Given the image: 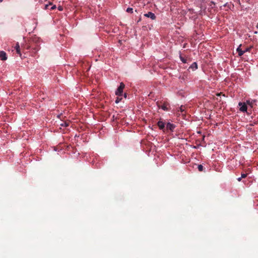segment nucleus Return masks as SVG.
<instances>
[{
    "label": "nucleus",
    "instance_id": "obj_1",
    "mask_svg": "<svg viewBox=\"0 0 258 258\" xmlns=\"http://www.w3.org/2000/svg\"><path fill=\"white\" fill-rule=\"evenodd\" d=\"M32 48L34 53L37 52L40 49L39 45L37 44H34V42H31L29 44L26 45V48L29 49Z\"/></svg>",
    "mask_w": 258,
    "mask_h": 258
},
{
    "label": "nucleus",
    "instance_id": "obj_2",
    "mask_svg": "<svg viewBox=\"0 0 258 258\" xmlns=\"http://www.w3.org/2000/svg\"><path fill=\"white\" fill-rule=\"evenodd\" d=\"M157 104L159 108H161L164 111H168L169 110L170 106L169 105V104L167 102H164L162 103L161 102H157Z\"/></svg>",
    "mask_w": 258,
    "mask_h": 258
},
{
    "label": "nucleus",
    "instance_id": "obj_3",
    "mask_svg": "<svg viewBox=\"0 0 258 258\" xmlns=\"http://www.w3.org/2000/svg\"><path fill=\"white\" fill-rule=\"evenodd\" d=\"M125 87L124 84L121 82L120 83L119 86L117 89L116 91H115V95L118 96H120L122 94L123 90Z\"/></svg>",
    "mask_w": 258,
    "mask_h": 258
},
{
    "label": "nucleus",
    "instance_id": "obj_4",
    "mask_svg": "<svg viewBox=\"0 0 258 258\" xmlns=\"http://www.w3.org/2000/svg\"><path fill=\"white\" fill-rule=\"evenodd\" d=\"M238 105L240 106L239 110L242 112H246L247 109V107L245 103L239 102Z\"/></svg>",
    "mask_w": 258,
    "mask_h": 258
},
{
    "label": "nucleus",
    "instance_id": "obj_5",
    "mask_svg": "<svg viewBox=\"0 0 258 258\" xmlns=\"http://www.w3.org/2000/svg\"><path fill=\"white\" fill-rule=\"evenodd\" d=\"M175 125H174V124L168 122L166 124V128L167 130H169L171 132H173L174 128H175Z\"/></svg>",
    "mask_w": 258,
    "mask_h": 258
},
{
    "label": "nucleus",
    "instance_id": "obj_6",
    "mask_svg": "<svg viewBox=\"0 0 258 258\" xmlns=\"http://www.w3.org/2000/svg\"><path fill=\"white\" fill-rule=\"evenodd\" d=\"M165 122L161 120H160L157 122V125H158L159 128L162 131H164V130L165 129Z\"/></svg>",
    "mask_w": 258,
    "mask_h": 258
},
{
    "label": "nucleus",
    "instance_id": "obj_7",
    "mask_svg": "<svg viewBox=\"0 0 258 258\" xmlns=\"http://www.w3.org/2000/svg\"><path fill=\"white\" fill-rule=\"evenodd\" d=\"M144 16L146 17L150 18L152 20H155L156 19L155 14L152 12H148V13L144 14Z\"/></svg>",
    "mask_w": 258,
    "mask_h": 258
},
{
    "label": "nucleus",
    "instance_id": "obj_8",
    "mask_svg": "<svg viewBox=\"0 0 258 258\" xmlns=\"http://www.w3.org/2000/svg\"><path fill=\"white\" fill-rule=\"evenodd\" d=\"M7 59V54L4 51H0V59L2 60H6Z\"/></svg>",
    "mask_w": 258,
    "mask_h": 258
},
{
    "label": "nucleus",
    "instance_id": "obj_9",
    "mask_svg": "<svg viewBox=\"0 0 258 258\" xmlns=\"http://www.w3.org/2000/svg\"><path fill=\"white\" fill-rule=\"evenodd\" d=\"M15 48L16 50V52L17 53L20 55V56L21 55V50H20V45H19V44L18 42H17L16 44V46L15 47Z\"/></svg>",
    "mask_w": 258,
    "mask_h": 258
},
{
    "label": "nucleus",
    "instance_id": "obj_10",
    "mask_svg": "<svg viewBox=\"0 0 258 258\" xmlns=\"http://www.w3.org/2000/svg\"><path fill=\"white\" fill-rule=\"evenodd\" d=\"M237 51L238 53L239 56H242L245 52V51L241 50V49L240 48V46L237 48Z\"/></svg>",
    "mask_w": 258,
    "mask_h": 258
},
{
    "label": "nucleus",
    "instance_id": "obj_11",
    "mask_svg": "<svg viewBox=\"0 0 258 258\" xmlns=\"http://www.w3.org/2000/svg\"><path fill=\"white\" fill-rule=\"evenodd\" d=\"M198 68V64L197 62H193L190 66L189 67V69H191L193 71L197 69Z\"/></svg>",
    "mask_w": 258,
    "mask_h": 258
},
{
    "label": "nucleus",
    "instance_id": "obj_12",
    "mask_svg": "<svg viewBox=\"0 0 258 258\" xmlns=\"http://www.w3.org/2000/svg\"><path fill=\"white\" fill-rule=\"evenodd\" d=\"M198 168L200 171H202L203 170V166L201 164L198 165Z\"/></svg>",
    "mask_w": 258,
    "mask_h": 258
},
{
    "label": "nucleus",
    "instance_id": "obj_13",
    "mask_svg": "<svg viewBox=\"0 0 258 258\" xmlns=\"http://www.w3.org/2000/svg\"><path fill=\"white\" fill-rule=\"evenodd\" d=\"M126 12L127 13H133V8H128L126 9Z\"/></svg>",
    "mask_w": 258,
    "mask_h": 258
},
{
    "label": "nucleus",
    "instance_id": "obj_14",
    "mask_svg": "<svg viewBox=\"0 0 258 258\" xmlns=\"http://www.w3.org/2000/svg\"><path fill=\"white\" fill-rule=\"evenodd\" d=\"M180 58L181 60L183 63H186V59L185 58H184L183 57H182L181 56H180Z\"/></svg>",
    "mask_w": 258,
    "mask_h": 258
},
{
    "label": "nucleus",
    "instance_id": "obj_15",
    "mask_svg": "<svg viewBox=\"0 0 258 258\" xmlns=\"http://www.w3.org/2000/svg\"><path fill=\"white\" fill-rule=\"evenodd\" d=\"M247 174L246 173H242L241 178H245L247 176Z\"/></svg>",
    "mask_w": 258,
    "mask_h": 258
},
{
    "label": "nucleus",
    "instance_id": "obj_16",
    "mask_svg": "<svg viewBox=\"0 0 258 258\" xmlns=\"http://www.w3.org/2000/svg\"><path fill=\"white\" fill-rule=\"evenodd\" d=\"M120 100H121V98H119V97H117L116 99L115 100V103H118L120 101Z\"/></svg>",
    "mask_w": 258,
    "mask_h": 258
},
{
    "label": "nucleus",
    "instance_id": "obj_17",
    "mask_svg": "<svg viewBox=\"0 0 258 258\" xmlns=\"http://www.w3.org/2000/svg\"><path fill=\"white\" fill-rule=\"evenodd\" d=\"M69 123L64 122V123L61 124V125H62V126H69Z\"/></svg>",
    "mask_w": 258,
    "mask_h": 258
},
{
    "label": "nucleus",
    "instance_id": "obj_18",
    "mask_svg": "<svg viewBox=\"0 0 258 258\" xmlns=\"http://www.w3.org/2000/svg\"><path fill=\"white\" fill-rule=\"evenodd\" d=\"M180 110L181 112H183L184 110V109L183 108L182 106H181L180 107Z\"/></svg>",
    "mask_w": 258,
    "mask_h": 258
},
{
    "label": "nucleus",
    "instance_id": "obj_19",
    "mask_svg": "<svg viewBox=\"0 0 258 258\" xmlns=\"http://www.w3.org/2000/svg\"><path fill=\"white\" fill-rule=\"evenodd\" d=\"M250 50V48H246L244 51H245V52L246 51H249Z\"/></svg>",
    "mask_w": 258,
    "mask_h": 258
},
{
    "label": "nucleus",
    "instance_id": "obj_20",
    "mask_svg": "<svg viewBox=\"0 0 258 258\" xmlns=\"http://www.w3.org/2000/svg\"><path fill=\"white\" fill-rule=\"evenodd\" d=\"M234 2H236L237 3H240V0H233Z\"/></svg>",
    "mask_w": 258,
    "mask_h": 258
},
{
    "label": "nucleus",
    "instance_id": "obj_21",
    "mask_svg": "<svg viewBox=\"0 0 258 258\" xmlns=\"http://www.w3.org/2000/svg\"><path fill=\"white\" fill-rule=\"evenodd\" d=\"M55 8H56V6H52V7H51V9H52V10H54V9H55Z\"/></svg>",
    "mask_w": 258,
    "mask_h": 258
},
{
    "label": "nucleus",
    "instance_id": "obj_22",
    "mask_svg": "<svg viewBox=\"0 0 258 258\" xmlns=\"http://www.w3.org/2000/svg\"><path fill=\"white\" fill-rule=\"evenodd\" d=\"M241 178H241V177H239V178H237V180H238V181H241Z\"/></svg>",
    "mask_w": 258,
    "mask_h": 258
},
{
    "label": "nucleus",
    "instance_id": "obj_23",
    "mask_svg": "<svg viewBox=\"0 0 258 258\" xmlns=\"http://www.w3.org/2000/svg\"><path fill=\"white\" fill-rule=\"evenodd\" d=\"M247 103L248 104H250V101H247Z\"/></svg>",
    "mask_w": 258,
    "mask_h": 258
},
{
    "label": "nucleus",
    "instance_id": "obj_24",
    "mask_svg": "<svg viewBox=\"0 0 258 258\" xmlns=\"http://www.w3.org/2000/svg\"><path fill=\"white\" fill-rule=\"evenodd\" d=\"M221 93H218V94H217V95H218V96L220 95Z\"/></svg>",
    "mask_w": 258,
    "mask_h": 258
},
{
    "label": "nucleus",
    "instance_id": "obj_25",
    "mask_svg": "<svg viewBox=\"0 0 258 258\" xmlns=\"http://www.w3.org/2000/svg\"><path fill=\"white\" fill-rule=\"evenodd\" d=\"M256 28L258 29V23L257 24L256 26Z\"/></svg>",
    "mask_w": 258,
    "mask_h": 258
},
{
    "label": "nucleus",
    "instance_id": "obj_26",
    "mask_svg": "<svg viewBox=\"0 0 258 258\" xmlns=\"http://www.w3.org/2000/svg\"><path fill=\"white\" fill-rule=\"evenodd\" d=\"M3 0H0V3L2 2Z\"/></svg>",
    "mask_w": 258,
    "mask_h": 258
},
{
    "label": "nucleus",
    "instance_id": "obj_27",
    "mask_svg": "<svg viewBox=\"0 0 258 258\" xmlns=\"http://www.w3.org/2000/svg\"><path fill=\"white\" fill-rule=\"evenodd\" d=\"M59 10H61V8H59Z\"/></svg>",
    "mask_w": 258,
    "mask_h": 258
},
{
    "label": "nucleus",
    "instance_id": "obj_28",
    "mask_svg": "<svg viewBox=\"0 0 258 258\" xmlns=\"http://www.w3.org/2000/svg\"><path fill=\"white\" fill-rule=\"evenodd\" d=\"M124 96H125V97H126V94H124Z\"/></svg>",
    "mask_w": 258,
    "mask_h": 258
}]
</instances>
